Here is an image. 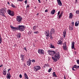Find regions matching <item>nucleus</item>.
I'll use <instances>...</instances> for the list:
<instances>
[{"label":"nucleus","instance_id":"1","mask_svg":"<svg viewBox=\"0 0 79 79\" xmlns=\"http://www.w3.org/2000/svg\"><path fill=\"white\" fill-rule=\"evenodd\" d=\"M10 27L11 29L14 30H19L20 31H24L25 27L24 25H19L17 27H14L12 26H10Z\"/></svg>","mask_w":79,"mask_h":79},{"label":"nucleus","instance_id":"2","mask_svg":"<svg viewBox=\"0 0 79 79\" xmlns=\"http://www.w3.org/2000/svg\"><path fill=\"white\" fill-rule=\"evenodd\" d=\"M60 53L59 52H55V53L54 54L53 56L52 57V59L55 61H56L57 60H59L60 58V56L59 55Z\"/></svg>","mask_w":79,"mask_h":79},{"label":"nucleus","instance_id":"3","mask_svg":"<svg viewBox=\"0 0 79 79\" xmlns=\"http://www.w3.org/2000/svg\"><path fill=\"white\" fill-rule=\"evenodd\" d=\"M5 12H6V10L4 8H2L0 10V15H2V16L5 17V15H4Z\"/></svg>","mask_w":79,"mask_h":79},{"label":"nucleus","instance_id":"4","mask_svg":"<svg viewBox=\"0 0 79 79\" xmlns=\"http://www.w3.org/2000/svg\"><path fill=\"white\" fill-rule=\"evenodd\" d=\"M23 20V18H22L20 16H18L16 17V20L17 21L21 23V21Z\"/></svg>","mask_w":79,"mask_h":79},{"label":"nucleus","instance_id":"5","mask_svg":"<svg viewBox=\"0 0 79 79\" xmlns=\"http://www.w3.org/2000/svg\"><path fill=\"white\" fill-rule=\"evenodd\" d=\"M7 13L10 16H13L15 15V13L13 11L8 10H7Z\"/></svg>","mask_w":79,"mask_h":79},{"label":"nucleus","instance_id":"6","mask_svg":"<svg viewBox=\"0 0 79 79\" xmlns=\"http://www.w3.org/2000/svg\"><path fill=\"white\" fill-rule=\"evenodd\" d=\"M35 71H37L39 70H40L41 68L39 66H35L34 68Z\"/></svg>","mask_w":79,"mask_h":79},{"label":"nucleus","instance_id":"7","mask_svg":"<svg viewBox=\"0 0 79 79\" xmlns=\"http://www.w3.org/2000/svg\"><path fill=\"white\" fill-rule=\"evenodd\" d=\"M38 53L40 55H42L43 54H44V51L43 49H39L38 50Z\"/></svg>","mask_w":79,"mask_h":79},{"label":"nucleus","instance_id":"8","mask_svg":"<svg viewBox=\"0 0 79 79\" xmlns=\"http://www.w3.org/2000/svg\"><path fill=\"white\" fill-rule=\"evenodd\" d=\"M48 52L49 55L52 56V57L53 56V55L55 53V52L54 51H48Z\"/></svg>","mask_w":79,"mask_h":79},{"label":"nucleus","instance_id":"9","mask_svg":"<svg viewBox=\"0 0 79 79\" xmlns=\"http://www.w3.org/2000/svg\"><path fill=\"white\" fill-rule=\"evenodd\" d=\"M44 34L47 37H49V30H48L44 32Z\"/></svg>","mask_w":79,"mask_h":79},{"label":"nucleus","instance_id":"10","mask_svg":"<svg viewBox=\"0 0 79 79\" xmlns=\"http://www.w3.org/2000/svg\"><path fill=\"white\" fill-rule=\"evenodd\" d=\"M10 77H11V75H10V72L8 73L6 75V78L7 79H10Z\"/></svg>","mask_w":79,"mask_h":79},{"label":"nucleus","instance_id":"11","mask_svg":"<svg viewBox=\"0 0 79 79\" xmlns=\"http://www.w3.org/2000/svg\"><path fill=\"white\" fill-rule=\"evenodd\" d=\"M58 2L57 3L60 6H62V3L60 0H57Z\"/></svg>","mask_w":79,"mask_h":79},{"label":"nucleus","instance_id":"12","mask_svg":"<svg viewBox=\"0 0 79 79\" xmlns=\"http://www.w3.org/2000/svg\"><path fill=\"white\" fill-rule=\"evenodd\" d=\"M51 34H55V30L53 28L51 29Z\"/></svg>","mask_w":79,"mask_h":79},{"label":"nucleus","instance_id":"13","mask_svg":"<svg viewBox=\"0 0 79 79\" xmlns=\"http://www.w3.org/2000/svg\"><path fill=\"white\" fill-rule=\"evenodd\" d=\"M27 64L28 66H30L31 64V60H28L27 62Z\"/></svg>","mask_w":79,"mask_h":79},{"label":"nucleus","instance_id":"14","mask_svg":"<svg viewBox=\"0 0 79 79\" xmlns=\"http://www.w3.org/2000/svg\"><path fill=\"white\" fill-rule=\"evenodd\" d=\"M75 43L74 42H72V47L71 48L72 49H74V44Z\"/></svg>","mask_w":79,"mask_h":79},{"label":"nucleus","instance_id":"15","mask_svg":"<svg viewBox=\"0 0 79 79\" xmlns=\"http://www.w3.org/2000/svg\"><path fill=\"white\" fill-rule=\"evenodd\" d=\"M72 69L73 71H76V70L74 69V68H77V65H75L72 67Z\"/></svg>","mask_w":79,"mask_h":79},{"label":"nucleus","instance_id":"16","mask_svg":"<svg viewBox=\"0 0 79 79\" xmlns=\"http://www.w3.org/2000/svg\"><path fill=\"white\" fill-rule=\"evenodd\" d=\"M57 44L59 45H62L63 44V42H62V41H61V40H59Z\"/></svg>","mask_w":79,"mask_h":79},{"label":"nucleus","instance_id":"17","mask_svg":"<svg viewBox=\"0 0 79 79\" xmlns=\"http://www.w3.org/2000/svg\"><path fill=\"white\" fill-rule=\"evenodd\" d=\"M20 58H21V60H23L24 58V55H23V54H21L20 56Z\"/></svg>","mask_w":79,"mask_h":79},{"label":"nucleus","instance_id":"18","mask_svg":"<svg viewBox=\"0 0 79 79\" xmlns=\"http://www.w3.org/2000/svg\"><path fill=\"white\" fill-rule=\"evenodd\" d=\"M73 15L72 14V13H70L69 14V18H70V19H72V18H73Z\"/></svg>","mask_w":79,"mask_h":79},{"label":"nucleus","instance_id":"19","mask_svg":"<svg viewBox=\"0 0 79 79\" xmlns=\"http://www.w3.org/2000/svg\"><path fill=\"white\" fill-rule=\"evenodd\" d=\"M63 48L64 49V50H67V46H66V45H64L63 46Z\"/></svg>","mask_w":79,"mask_h":79},{"label":"nucleus","instance_id":"20","mask_svg":"<svg viewBox=\"0 0 79 79\" xmlns=\"http://www.w3.org/2000/svg\"><path fill=\"white\" fill-rule=\"evenodd\" d=\"M49 64H45L44 65V68H46V67H49Z\"/></svg>","mask_w":79,"mask_h":79},{"label":"nucleus","instance_id":"21","mask_svg":"<svg viewBox=\"0 0 79 79\" xmlns=\"http://www.w3.org/2000/svg\"><path fill=\"white\" fill-rule=\"evenodd\" d=\"M55 10H53L51 11V14L52 15H54L55 14Z\"/></svg>","mask_w":79,"mask_h":79},{"label":"nucleus","instance_id":"22","mask_svg":"<svg viewBox=\"0 0 79 79\" xmlns=\"http://www.w3.org/2000/svg\"><path fill=\"white\" fill-rule=\"evenodd\" d=\"M63 11H62V12L60 13V14L59 15V19H60V18H61V17L63 16Z\"/></svg>","mask_w":79,"mask_h":79},{"label":"nucleus","instance_id":"23","mask_svg":"<svg viewBox=\"0 0 79 79\" xmlns=\"http://www.w3.org/2000/svg\"><path fill=\"white\" fill-rule=\"evenodd\" d=\"M3 72L2 73V74L4 75H6V71L5 70V69H4L3 70Z\"/></svg>","mask_w":79,"mask_h":79},{"label":"nucleus","instance_id":"24","mask_svg":"<svg viewBox=\"0 0 79 79\" xmlns=\"http://www.w3.org/2000/svg\"><path fill=\"white\" fill-rule=\"evenodd\" d=\"M24 76L25 77V79H28V77H27V74H26V73H24Z\"/></svg>","mask_w":79,"mask_h":79},{"label":"nucleus","instance_id":"25","mask_svg":"<svg viewBox=\"0 0 79 79\" xmlns=\"http://www.w3.org/2000/svg\"><path fill=\"white\" fill-rule=\"evenodd\" d=\"M52 76L53 77H56L57 76L56 75V74H55V72H53L52 73Z\"/></svg>","mask_w":79,"mask_h":79},{"label":"nucleus","instance_id":"26","mask_svg":"<svg viewBox=\"0 0 79 79\" xmlns=\"http://www.w3.org/2000/svg\"><path fill=\"white\" fill-rule=\"evenodd\" d=\"M66 31L65 30H64L63 32L64 36V37H66Z\"/></svg>","mask_w":79,"mask_h":79},{"label":"nucleus","instance_id":"27","mask_svg":"<svg viewBox=\"0 0 79 79\" xmlns=\"http://www.w3.org/2000/svg\"><path fill=\"white\" fill-rule=\"evenodd\" d=\"M18 38H20L21 37V33H19L17 35Z\"/></svg>","mask_w":79,"mask_h":79},{"label":"nucleus","instance_id":"28","mask_svg":"<svg viewBox=\"0 0 79 79\" xmlns=\"http://www.w3.org/2000/svg\"><path fill=\"white\" fill-rule=\"evenodd\" d=\"M50 48H55V47H54V45H52V44H50Z\"/></svg>","mask_w":79,"mask_h":79},{"label":"nucleus","instance_id":"29","mask_svg":"<svg viewBox=\"0 0 79 79\" xmlns=\"http://www.w3.org/2000/svg\"><path fill=\"white\" fill-rule=\"evenodd\" d=\"M2 37H1V35L0 34V44H2Z\"/></svg>","mask_w":79,"mask_h":79},{"label":"nucleus","instance_id":"30","mask_svg":"<svg viewBox=\"0 0 79 79\" xmlns=\"http://www.w3.org/2000/svg\"><path fill=\"white\" fill-rule=\"evenodd\" d=\"M37 27H38V26H34L33 27V29H34V30H35V29H36V28H37Z\"/></svg>","mask_w":79,"mask_h":79},{"label":"nucleus","instance_id":"31","mask_svg":"<svg viewBox=\"0 0 79 79\" xmlns=\"http://www.w3.org/2000/svg\"><path fill=\"white\" fill-rule=\"evenodd\" d=\"M69 29L71 31H73V28L72 26H69Z\"/></svg>","mask_w":79,"mask_h":79},{"label":"nucleus","instance_id":"32","mask_svg":"<svg viewBox=\"0 0 79 79\" xmlns=\"http://www.w3.org/2000/svg\"><path fill=\"white\" fill-rule=\"evenodd\" d=\"M77 22H75V26H79V23H77Z\"/></svg>","mask_w":79,"mask_h":79},{"label":"nucleus","instance_id":"33","mask_svg":"<svg viewBox=\"0 0 79 79\" xmlns=\"http://www.w3.org/2000/svg\"><path fill=\"white\" fill-rule=\"evenodd\" d=\"M52 68H50L48 70V73H50L51 72V71H52Z\"/></svg>","mask_w":79,"mask_h":79},{"label":"nucleus","instance_id":"34","mask_svg":"<svg viewBox=\"0 0 79 79\" xmlns=\"http://www.w3.org/2000/svg\"><path fill=\"white\" fill-rule=\"evenodd\" d=\"M76 14H77L78 15H79V10H77L76 12Z\"/></svg>","mask_w":79,"mask_h":79},{"label":"nucleus","instance_id":"35","mask_svg":"<svg viewBox=\"0 0 79 79\" xmlns=\"http://www.w3.org/2000/svg\"><path fill=\"white\" fill-rule=\"evenodd\" d=\"M71 24H72V26L73 27L74 26V22H72Z\"/></svg>","mask_w":79,"mask_h":79},{"label":"nucleus","instance_id":"36","mask_svg":"<svg viewBox=\"0 0 79 79\" xmlns=\"http://www.w3.org/2000/svg\"><path fill=\"white\" fill-rule=\"evenodd\" d=\"M11 5H12V7H13V8H15V5L13 4H11Z\"/></svg>","mask_w":79,"mask_h":79},{"label":"nucleus","instance_id":"37","mask_svg":"<svg viewBox=\"0 0 79 79\" xmlns=\"http://www.w3.org/2000/svg\"><path fill=\"white\" fill-rule=\"evenodd\" d=\"M23 49H24V50H25V51H26V52H27V49H26V47H25Z\"/></svg>","mask_w":79,"mask_h":79},{"label":"nucleus","instance_id":"38","mask_svg":"<svg viewBox=\"0 0 79 79\" xmlns=\"http://www.w3.org/2000/svg\"><path fill=\"white\" fill-rule=\"evenodd\" d=\"M31 34V31H29L28 32V35H30Z\"/></svg>","mask_w":79,"mask_h":79},{"label":"nucleus","instance_id":"39","mask_svg":"<svg viewBox=\"0 0 79 79\" xmlns=\"http://www.w3.org/2000/svg\"><path fill=\"white\" fill-rule=\"evenodd\" d=\"M63 44V46L66 45V42H65Z\"/></svg>","mask_w":79,"mask_h":79},{"label":"nucleus","instance_id":"40","mask_svg":"<svg viewBox=\"0 0 79 79\" xmlns=\"http://www.w3.org/2000/svg\"><path fill=\"white\" fill-rule=\"evenodd\" d=\"M60 11H59L58 13L57 16H58V15H60Z\"/></svg>","mask_w":79,"mask_h":79},{"label":"nucleus","instance_id":"41","mask_svg":"<svg viewBox=\"0 0 79 79\" xmlns=\"http://www.w3.org/2000/svg\"><path fill=\"white\" fill-rule=\"evenodd\" d=\"M31 61L32 62H35V60L34 59L32 60Z\"/></svg>","mask_w":79,"mask_h":79},{"label":"nucleus","instance_id":"42","mask_svg":"<svg viewBox=\"0 0 79 79\" xmlns=\"http://www.w3.org/2000/svg\"><path fill=\"white\" fill-rule=\"evenodd\" d=\"M19 77L20 78H22V75H21V74H20L19 75Z\"/></svg>","mask_w":79,"mask_h":79},{"label":"nucleus","instance_id":"43","mask_svg":"<svg viewBox=\"0 0 79 79\" xmlns=\"http://www.w3.org/2000/svg\"><path fill=\"white\" fill-rule=\"evenodd\" d=\"M34 34H37L38 33V31H35L34 32Z\"/></svg>","mask_w":79,"mask_h":79},{"label":"nucleus","instance_id":"44","mask_svg":"<svg viewBox=\"0 0 79 79\" xmlns=\"http://www.w3.org/2000/svg\"><path fill=\"white\" fill-rule=\"evenodd\" d=\"M45 12L46 13V12H48V10H46L45 11Z\"/></svg>","mask_w":79,"mask_h":79},{"label":"nucleus","instance_id":"45","mask_svg":"<svg viewBox=\"0 0 79 79\" xmlns=\"http://www.w3.org/2000/svg\"><path fill=\"white\" fill-rule=\"evenodd\" d=\"M25 4L26 5L27 4V0H26L25 1Z\"/></svg>","mask_w":79,"mask_h":79},{"label":"nucleus","instance_id":"46","mask_svg":"<svg viewBox=\"0 0 79 79\" xmlns=\"http://www.w3.org/2000/svg\"><path fill=\"white\" fill-rule=\"evenodd\" d=\"M10 69H9L8 70V71H7L8 73H9V71H10Z\"/></svg>","mask_w":79,"mask_h":79},{"label":"nucleus","instance_id":"47","mask_svg":"<svg viewBox=\"0 0 79 79\" xmlns=\"http://www.w3.org/2000/svg\"><path fill=\"white\" fill-rule=\"evenodd\" d=\"M51 39H53V38L52 37V35H51V36L50 37Z\"/></svg>","mask_w":79,"mask_h":79},{"label":"nucleus","instance_id":"48","mask_svg":"<svg viewBox=\"0 0 79 79\" xmlns=\"http://www.w3.org/2000/svg\"><path fill=\"white\" fill-rule=\"evenodd\" d=\"M75 55H76V53H77V52H74Z\"/></svg>","mask_w":79,"mask_h":79},{"label":"nucleus","instance_id":"49","mask_svg":"<svg viewBox=\"0 0 79 79\" xmlns=\"http://www.w3.org/2000/svg\"><path fill=\"white\" fill-rule=\"evenodd\" d=\"M77 68H79V65L77 66Z\"/></svg>","mask_w":79,"mask_h":79},{"label":"nucleus","instance_id":"50","mask_svg":"<svg viewBox=\"0 0 79 79\" xmlns=\"http://www.w3.org/2000/svg\"><path fill=\"white\" fill-rule=\"evenodd\" d=\"M29 5H27V8H29Z\"/></svg>","mask_w":79,"mask_h":79},{"label":"nucleus","instance_id":"51","mask_svg":"<svg viewBox=\"0 0 79 79\" xmlns=\"http://www.w3.org/2000/svg\"><path fill=\"white\" fill-rule=\"evenodd\" d=\"M38 2H39V3H41V2H40V0H38Z\"/></svg>","mask_w":79,"mask_h":79},{"label":"nucleus","instance_id":"52","mask_svg":"<svg viewBox=\"0 0 79 79\" xmlns=\"http://www.w3.org/2000/svg\"><path fill=\"white\" fill-rule=\"evenodd\" d=\"M3 66V65H1L0 66V68H1V67H2Z\"/></svg>","mask_w":79,"mask_h":79},{"label":"nucleus","instance_id":"53","mask_svg":"<svg viewBox=\"0 0 79 79\" xmlns=\"http://www.w3.org/2000/svg\"><path fill=\"white\" fill-rule=\"evenodd\" d=\"M7 4H8V5H10V3L9 2H7Z\"/></svg>","mask_w":79,"mask_h":79},{"label":"nucleus","instance_id":"54","mask_svg":"<svg viewBox=\"0 0 79 79\" xmlns=\"http://www.w3.org/2000/svg\"><path fill=\"white\" fill-rule=\"evenodd\" d=\"M76 0L75 3H76V2H77V0Z\"/></svg>","mask_w":79,"mask_h":79},{"label":"nucleus","instance_id":"55","mask_svg":"<svg viewBox=\"0 0 79 79\" xmlns=\"http://www.w3.org/2000/svg\"><path fill=\"white\" fill-rule=\"evenodd\" d=\"M23 0H20V2H23Z\"/></svg>","mask_w":79,"mask_h":79},{"label":"nucleus","instance_id":"56","mask_svg":"<svg viewBox=\"0 0 79 79\" xmlns=\"http://www.w3.org/2000/svg\"><path fill=\"white\" fill-rule=\"evenodd\" d=\"M64 79H66V76H64Z\"/></svg>","mask_w":79,"mask_h":79},{"label":"nucleus","instance_id":"57","mask_svg":"<svg viewBox=\"0 0 79 79\" xmlns=\"http://www.w3.org/2000/svg\"><path fill=\"white\" fill-rule=\"evenodd\" d=\"M17 2H20V0H17Z\"/></svg>","mask_w":79,"mask_h":79},{"label":"nucleus","instance_id":"58","mask_svg":"<svg viewBox=\"0 0 79 79\" xmlns=\"http://www.w3.org/2000/svg\"><path fill=\"white\" fill-rule=\"evenodd\" d=\"M39 15V13H38L37 14V15Z\"/></svg>","mask_w":79,"mask_h":79},{"label":"nucleus","instance_id":"59","mask_svg":"<svg viewBox=\"0 0 79 79\" xmlns=\"http://www.w3.org/2000/svg\"><path fill=\"white\" fill-rule=\"evenodd\" d=\"M77 25V24L76 25Z\"/></svg>","mask_w":79,"mask_h":79},{"label":"nucleus","instance_id":"60","mask_svg":"<svg viewBox=\"0 0 79 79\" xmlns=\"http://www.w3.org/2000/svg\"><path fill=\"white\" fill-rule=\"evenodd\" d=\"M46 0V1H47V0Z\"/></svg>","mask_w":79,"mask_h":79}]
</instances>
